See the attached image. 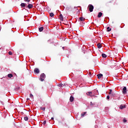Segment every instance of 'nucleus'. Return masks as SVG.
Here are the masks:
<instances>
[{
	"label": "nucleus",
	"mask_w": 128,
	"mask_h": 128,
	"mask_svg": "<svg viewBox=\"0 0 128 128\" xmlns=\"http://www.w3.org/2000/svg\"><path fill=\"white\" fill-rule=\"evenodd\" d=\"M44 78H46V74L44 73H42L40 75V80L41 82H44Z\"/></svg>",
	"instance_id": "f257e3e1"
},
{
	"label": "nucleus",
	"mask_w": 128,
	"mask_h": 128,
	"mask_svg": "<svg viewBox=\"0 0 128 128\" xmlns=\"http://www.w3.org/2000/svg\"><path fill=\"white\" fill-rule=\"evenodd\" d=\"M88 8H89V10L90 12H92L94 11V6L92 4H89L88 6Z\"/></svg>",
	"instance_id": "f03ea898"
},
{
	"label": "nucleus",
	"mask_w": 128,
	"mask_h": 128,
	"mask_svg": "<svg viewBox=\"0 0 128 128\" xmlns=\"http://www.w3.org/2000/svg\"><path fill=\"white\" fill-rule=\"evenodd\" d=\"M122 94H126V87L124 86L122 88Z\"/></svg>",
	"instance_id": "7ed1b4c3"
},
{
	"label": "nucleus",
	"mask_w": 128,
	"mask_h": 128,
	"mask_svg": "<svg viewBox=\"0 0 128 128\" xmlns=\"http://www.w3.org/2000/svg\"><path fill=\"white\" fill-rule=\"evenodd\" d=\"M34 72L35 74H40V70L38 68H36L34 70Z\"/></svg>",
	"instance_id": "20e7f679"
},
{
	"label": "nucleus",
	"mask_w": 128,
	"mask_h": 128,
	"mask_svg": "<svg viewBox=\"0 0 128 128\" xmlns=\"http://www.w3.org/2000/svg\"><path fill=\"white\" fill-rule=\"evenodd\" d=\"M120 110H124V108H126V105L121 104L120 106Z\"/></svg>",
	"instance_id": "39448f33"
},
{
	"label": "nucleus",
	"mask_w": 128,
	"mask_h": 128,
	"mask_svg": "<svg viewBox=\"0 0 128 128\" xmlns=\"http://www.w3.org/2000/svg\"><path fill=\"white\" fill-rule=\"evenodd\" d=\"M98 78L100 80L102 78V74H100L97 75Z\"/></svg>",
	"instance_id": "423d86ee"
},
{
	"label": "nucleus",
	"mask_w": 128,
	"mask_h": 128,
	"mask_svg": "<svg viewBox=\"0 0 128 128\" xmlns=\"http://www.w3.org/2000/svg\"><path fill=\"white\" fill-rule=\"evenodd\" d=\"M88 96H94L92 95V92H89L87 93Z\"/></svg>",
	"instance_id": "0eeeda50"
},
{
	"label": "nucleus",
	"mask_w": 128,
	"mask_h": 128,
	"mask_svg": "<svg viewBox=\"0 0 128 128\" xmlns=\"http://www.w3.org/2000/svg\"><path fill=\"white\" fill-rule=\"evenodd\" d=\"M74 96H70V102H74Z\"/></svg>",
	"instance_id": "6e6552de"
},
{
	"label": "nucleus",
	"mask_w": 128,
	"mask_h": 128,
	"mask_svg": "<svg viewBox=\"0 0 128 128\" xmlns=\"http://www.w3.org/2000/svg\"><path fill=\"white\" fill-rule=\"evenodd\" d=\"M102 12H98V18H102Z\"/></svg>",
	"instance_id": "1a4fd4ad"
},
{
	"label": "nucleus",
	"mask_w": 128,
	"mask_h": 128,
	"mask_svg": "<svg viewBox=\"0 0 128 128\" xmlns=\"http://www.w3.org/2000/svg\"><path fill=\"white\" fill-rule=\"evenodd\" d=\"M34 6L32 4H28V8H32Z\"/></svg>",
	"instance_id": "9d476101"
},
{
	"label": "nucleus",
	"mask_w": 128,
	"mask_h": 128,
	"mask_svg": "<svg viewBox=\"0 0 128 128\" xmlns=\"http://www.w3.org/2000/svg\"><path fill=\"white\" fill-rule=\"evenodd\" d=\"M26 3H22L20 4V6L22 8H24V6H26Z\"/></svg>",
	"instance_id": "9b49d317"
},
{
	"label": "nucleus",
	"mask_w": 128,
	"mask_h": 128,
	"mask_svg": "<svg viewBox=\"0 0 128 128\" xmlns=\"http://www.w3.org/2000/svg\"><path fill=\"white\" fill-rule=\"evenodd\" d=\"M38 30L39 32H42L44 30V27H40Z\"/></svg>",
	"instance_id": "f8f14e48"
},
{
	"label": "nucleus",
	"mask_w": 128,
	"mask_h": 128,
	"mask_svg": "<svg viewBox=\"0 0 128 128\" xmlns=\"http://www.w3.org/2000/svg\"><path fill=\"white\" fill-rule=\"evenodd\" d=\"M60 20H64V17H62V14H60Z\"/></svg>",
	"instance_id": "ddd939ff"
},
{
	"label": "nucleus",
	"mask_w": 128,
	"mask_h": 128,
	"mask_svg": "<svg viewBox=\"0 0 128 128\" xmlns=\"http://www.w3.org/2000/svg\"><path fill=\"white\" fill-rule=\"evenodd\" d=\"M80 22H84V18H82V17H80Z\"/></svg>",
	"instance_id": "4468645a"
},
{
	"label": "nucleus",
	"mask_w": 128,
	"mask_h": 128,
	"mask_svg": "<svg viewBox=\"0 0 128 128\" xmlns=\"http://www.w3.org/2000/svg\"><path fill=\"white\" fill-rule=\"evenodd\" d=\"M86 112H84L81 114V116H82V118H84V116H86Z\"/></svg>",
	"instance_id": "2eb2a0df"
},
{
	"label": "nucleus",
	"mask_w": 128,
	"mask_h": 128,
	"mask_svg": "<svg viewBox=\"0 0 128 128\" xmlns=\"http://www.w3.org/2000/svg\"><path fill=\"white\" fill-rule=\"evenodd\" d=\"M8 78H12V74H8Z\"/></svg>",
	"instance_id": "dca6fc26"
},
{
	"label": "nucleus",
	"mask_w": 128,
	"mask_h": 128,
	"mask_svg": "<svg viewBox=\"0 0 128 128\" xmlns=\"http://www.w3.org/2000/svg\"><path fill=\"white\" fill-rule=\"evenodd\" d=\"M98 48H102V44H97Z\"/></svg>",
	"instance_id": "f3484780"
},
{
	"label": "nucleus",
	"mask_w": 128,
	"mask_h": 128,
	"mask_svg": "<svg viewBox=\"0 0 128 128\" xmlns=\"http://www.w3.org/2000/svg\"><path fill=\"white\" fill-rule=\"evenodd\" d=\"M40 110H43L44 112V110H46V108L44 107H40Z\"/></svg>",
	"instance_id": "a211bd4d"
},
{
	"label": "nucleus",
	"mask_w": 128,
	"mask_h": 128,
	"mask_svg": "<svg viewBox=\"0 0 128 128\" xmlns=\"http://www.w3.org/2000/svg\"><path fill=\"white\" fill-rule=\"evenodd\" d=\"M24 120L26 121L28 120V116L24 117Z\"/></svg>",
	"instance_id": "6ab92c4d"
},
{
	"label": "nucleus",
	"mask_w": 128,
	"mask_h": 128,
	"mask_svg": "<svg viewBox=\"0 0 128 128\" xmlns=\"http://www.w3.org/2000/svg\"><path fill=\"white\" fill-rule=\"evenodd\" d=\"M102 56L103 58H106V54H102Z\"/></svg>",
	"instance_id": "aec40b11"
},
{
	"label": "nucleus",
	"mask_w": 128,
	"mask_h": 128,
	"mask_svg": "<svg viewBox=\"0 0 128 128\" xmlns=\"http://www.w3.org/2000/svg\"><path fill=\"white\" fill-rule=\"evenodd\" d=\"M58 86L59 88H62V86H64V85L62 84H59Z\"/></svg>",
	"instance_id": "412c9836"
},
{
	"label": "nucleus",
	"mask_w": 128,
	"mask_h": 128,
	"mask_svg": "<svg viewBox=\"0 0 128 128\" xmlns=\"http://www.w3.org/2000/svg\"><path fill=\"white\" fill-rule=\"evenodd\" d=\"M112 30V28H110V27L107 28V32H110Z\"/></svg>",
	"instance_id": "4be33fe9"
},
{
	"label": "nucleus",
	"mask_w": 128,
	"mask_h": 128,
	"mask_svg": "<svg viewBox=\"0 0 128 128\" xmlns=\"http://www.w3.org/2000/svg\"><path fill=\"white\" fill-rule=\"evenodd\" d=\"M54 16V13H52V12L50 13V16H51V18H52V16Z\"/></svg>",
	"instance_id": "5701e85b"
},
{
	"label": "nucleus",
	"mask_w": 128,
	"mask_h": 128,
	"mask_svg": "<svg viewBox=\"0 0 128 128\" xmlns=\"http://www.w3.org/2000/svg\"><path fill=\"white\" fill-rule=\"evenodd\" d=\"M90 105L91 106H94V103H92V102H91L90 103Z\"/></svg>",
	"instance_id": "b1692460"
},
{
	"label": "nucleus",
	"mask_w": 128,
	"mask_h": 128,
	"mask_svg": "<svg viewBox=\"0 0 128 128\" xmlns=\"http://www.w3.org/2000/svg\"><path fill=\"white\" fill-rule=\"evenodd\" d=\"M112 90H110V92H109V94H112Z\"/></svg>",
	"instance_id": "393cba45"
},
{
	"label": "nucleus",
	"mask_w": 128,
	"mask_h": 128,
	"mask_svg": "<svg viewBox=\"0 0 128 128\" xmlns=\"http://www.w3.org/2000/svg\"><path fill=\"white\" fill-rule=\"evenodd\" d=\"M8 54L10 56V55L12 54V52H8Z\"/></svg>",
	"instance_id": "a878e982"
},
{
	"label": "nucleus",
	"mask_w": 128,
	"mask_h": 128,
	"mask_svg": "<svg viewBox=\"0 0 128 128\" xmlns=\"http://www.w3.org/2000/svg\"><path fill=\"white\" fill-rule=\"evenodd\" d=\"M46 124V121L44 120L43 122V124Z\"/></svg>",
	"instance_id": "bb28decb"
},
{
	"label": "nucleus",
	"mask_w": 128,
	"mask_h": 128,
	"mask_svg": "<svg viewBox=\"0 0 128 128\" xmlns=\"http://www.w3.org/2000/svg\"><path fill=\"white\" fill-rule=\"evenodd\" d=\"M106 98L107 100H110V96H107Z\"/></svg>",
	"instance_id": "cd10ccee"
},
{
	"label": "nucleus",
	"mask_w": 128,
	"mask_h": 128,
	"mask_svg": "<svg viewBox=\"0 0 128 128\" xmlns=\"http://www.w3.org/2000/svg\"><path fill=\"white\" fill-rule=\"evenodd\" d=\"M123 122H126V120H125V119L123 120Z\"/></svg>",
	"instance_id": "c85d7f7f"
},
{
	"label": "nucleus",
	"mask_w": 128,
	"mask_h": 128,
	"mask_svg": "<svg viewBox=\"0 0 128 128\" xmlns=\"http://www.w3.org/2000/svg\"><path fill=\"white\" fill-rule=\"evenodd\" d=\"M32 96H34L32 94H30V98H32Z\"/></svg>",
	"instance_id": "c756f323"
},
{
	"label": "nucleus",
	"mask_w": 128,
	"mask_h": 128,
	"mask_svg": "<svg viewBox=\"0 0 128 128\" xmlns=\"http://www.w3.org/2000/svg\"><path fill=\"white\" fill-rule=\"evenodd\" d=\"M25 2H30V0H24Z\"/></svg>",
	"instance_id": "7c9ffc66"
},
{
	"label": "nucleus",
	"mask_w": 128,
	"mask_h": 128,
	"mask_svg": "<svg viewBox=\"0 0 128 128\" xmlns=\"http://www.w3.org/2000/svg\"><path fill=\"white\" fill-rule=\"evenodd\" d=\"M111 94H112V96H114V93H112V92Z\"/></svg>",
	"instance_id": "2f4dec72"
},
{
	"label": "nucleus",
	"mask_w": 128,
	"mask_h": 128,
	"mask_svg": "<svg viewBox=\"0 0 128 128\" xmlns=\"http://www.w3.org/2000/svg\"><path fill=\"white\" fill-rule=\"evenodd\" d=\"M51 120H54V117H52V118H51Z\"/></svg>",
	"instance_id": "473e14b6"
},
{
	"label": "nucleus",
	"mask_w": 128,
	"mask_h": 128,
	"mask_svg": "<svg viewBox=\"0 0 128 128\" xmlns=\"http://www.w3.org/2000/svg\"><path fill=\"white\" fill-rule=\"evenodd\" d=\"M62 48L63 50H64V47H62Z\"/></svg>",
	"instance_id": "72a5a7b5"
}]
</instances>
